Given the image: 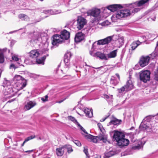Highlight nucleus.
Listing matches in <instances>:
<instances>
[{
	"label": "nucleus",
	"mask_w": 158,
	"mask_h": 158,
	"mask_svg": "<svg viewBox=\"0 0 158 158\" xmlns=\"http://www.w3.org/2000/svg\"><path fill=\"white\" fill-rule=\"evenodd\" d=\"M149 0H140L138 2H136L133 3L127 4V7L128 8L124 10H119L122 8L123 6L120 4H113L107 6V9L112 12L117 10L116 12L115 16L118 19H120L122 18L129 16L131 14L137 12L140 10L138 7L146 3Z\"/></svg>",
	"instance_id": "obj_1"
},
{
	"label": "nucleus",
	"mask_w": 158,
	"mask_h": 158,
	"mask_svg": "<svg viewBox=\"0 0 158 158\" xmlns=\"http://www.w3.org/2000/svg\"><path fill=\"white\" fill-rule=\"evenodd\" d=\"M113 132V139L117 142L118 146L121 148L127 146L129 144V140L125 138V135L123 133L116 130L114 131Z\"/></svg>",
	"instance_id": "obj_2"
},
{
	"label": "nucleus",
	"mask_w": 158,
	"mask_h": 158,
	"mask_svg": "<svg viewBox=\"0 0 158 158\" xmlns=\"http://www.w3.org/2000/svg\"><path fill=\"white\" fill-rule=\"evenodd\" d=\"M40 53L38 50H31L29 53V60H31V62L29 63L32 64L33 63V61L34 59L35 60L37 64H41L43 65L44 64V61L47 56H49L48 54H47L46 55H44L40 58H37V57L40 55Z\"/></svg>",
	"instance_id": "obj_3"
},
{
	"label": "nucleus",
	"mask_w": 158,
	"mask_h": 158,
	"mask_svg": "<svg viewBox=\"0 0 158 158\" xmlns=\"http://www.w3.org/2000/svg\"><path fill=\"white\" fill-rule=\"evenodd\" d=\"M28 36L31 39L29 41L31 45L33 46L37 43L39 39L40 38V33L38 31H34L32 33H29Z\"/></svg>",
	"instance_id": "obj_4"
},
{
	"label": "nucleus",
	"mask_w": 158,
	"mask_h": 158,
	"mask_svg": "<svg viewBox=\"0 0 158 158\" xmlns=\"http://www.w3.org/2000/svg\"><path fill=\"white\" fill-rule=\"evenodd\" d=\"M3 87L5 88L3 89L2 93L4 95L11 94L13 93V90L10 81H6L3 82Z\"/></svg>",
	"instance_id": "obj_5"
},
{
	"label": "nucleus",
	"mask_w": 158,
	"mask_h": 158,
	"mask_svg": "<svg viewBox=\"0 0 158 158\" xmlns=\"http://www.w3.org/2000/svg\"><path fill=\"white\" fill-rule=\"evenodd\" d=\"M150 72L148 70L141 71L139 74L140 80L144 83H146L150 79Z\"/></svg>",
	"instance_id": "obj_6"
},
{
	"label": "nucleus",
	"mask_w": 158,
	"mask_h": 158,
	"mask_svg": "<svg viewBox=\"0 0 158 158\" xmlns=\"http://www.w3.org/2000/svg\"><path fill=\"white\" fill-rule=\"evenodd\" d=\"M13 81H18L16 83L20 84L19 86L21 89H23L27 85L25 80L24 78L20 75H16L15 76L13 79Z\"/></svg>",
	"instance_id": "obj_7"
},
{
	"label": "nucleus",
	"mask_w": 158,
	"mask_h": 158,
	"mask_svg": "<svg viewBox=\"0 0 158 158\" xmlns=\"http://www.w3.org/2000/svg\"><path fill=\"white\" fill-rule=\"evenodd\" d=\"M77 27L79 30L82 29L84 26L86 24V19L81 16H78L77 20Z\"/></svg>",
	"instance_id": "obj_8"
},
{
	"label": "nucleus",
	"mask_w": 158,
	"mask_h": 158,
	"mask_svg": "<svg viewBox=\"0 0 158 158\" xmlns=\"http://www.w3.org/2000/svg\"><path fill=\"white\" fill-rule=\"evenodd\" d=\"M63 42V40L61 39L60 35L56 34L53 36L52 44L53 46L57 47L59 44Z\"/></svg>",
	"instance_id": "obj_9"
},
{
	"label": "nucleus",
	"mask_w": 158,
	"mask_h": 158,
	"mask_svg": "<svg viewBox=\"0 0 158 158\" xmlns=\"http://www.w3.org/2000/svg\"><path fill=\"white\" fill-rule=\"evenodd\" d=\"M150 60V57L149 56H142L140 58L139 63L141 67H143L148 64Z\"/></svg>",
	"instance_id": "obj_10"
},
{
	"label": "nucleus",
	"mask_w": 158,
	"mask_h": 158,
	"mask_svg": "<svg viewBox=\"0 0 158 158\" xmlns=\"http://www.w3.org/2000/svg\"><path fill=\"white\" fill-rule=\"evenodd\" d=\"M139 128L142 131L147 130L148 131H151L152 126L149 123L143 122V121L139 126Z\"/></svg>",
	"instance_id": "obj_11"
},
{
	"label": "nucleus",
	"mask_w": 158,
	"mask_h": 158,
	"mask_svg": "<svg viewBox=\"0 0 158 158\" xmlns=\"http://www.w3.org/2000/svg\"><path fill=\"white\" fill-rule=\"evenodd\" d=\"M115 36L117 37V36H108L103 39L99 40L97 41V44L99 45L108 44L110 43L113 38Z\"/></svg>",
	"instance_id": "obj_12"
},
{
	"label": "nucleus",
	"mask_w": 158,
	"mask_h": 158,
	"mask_svg": "<svg viewBox=\"0 0 158 158\" xmlns=\"http://www.w3.org/2000/svg\"><path fill=\"white\" fill-rule=\"evenodd\" d=\"M72 54L70 52H67L64 55V61L66 68L69 67V65L70 59Z\"/></svg>",
	"instance_id": "obj_13"
},
{
	"label": "nucleus",
	"mask_w": 158,
	"mask_h": 158,
	"mask_svg": "<svg viewBox=\"0 0 158 158\" xmlns=\"http://www.w3.org/2000/svg\"><path fill=\"white\" fill-rule=\"evenodd\" d=\"M89 15L92 16L95 18L98 17L100 13V10L97 8L92 9L88 12Z\"/></svg>",
	"instance_id": "obj_14"
},
{
	"label": "nucleus",
	"mask_w": 158,
	"mask_h": 158,
	"mask_svg": "<svg viewBox=\"0 0 158 158\" xmlns=\"http://www.w3.org/2000/svg\"><path fill=\"white\" fill-rule=\"evenodd\" d=\"M70 35V33L69 32L65 30H64L61 32V39L63 40L64 42V40H67L69 38Z\"/></svg>",
	"instance_id": "obj_15"
},
{
	"label": "nucleus",
	"mask_w": 158,
	"mask_h": 158,
	"mask_svg": "<svg viewBox=\"0 0 158 158\" xmlns=\"http://www.w3.org/2000/svg\"><path fill=\"white\" fill-rule=\"evenodd\" d=\"M84 39V34L82 32H78L76 35L74 40L76 42H79Z\"/></svg>",
	"instance_id": "obj_16"
},
{
	"label": "nucleus",
	"mask_w": 158,
	"mask_h": 158,
	"mask_svg": "<svg viewBox=\"0 0 158 158\" xmlns=\"http://www.w3.org/2000/svg\"><path fill=\"white\" fill-rule=\"evenodd\" d=\"M56 153L59 156H61L65 152L64 146H62L60 147L57 148L56 149Z\"/></svg>",
	"instance_id": "obj_17"
},
{
	"label": "nucleus",
	"mask_w": 158,
	"mask_h": 158,
	"mask_svg": "<svg viewBox=\"0 0 158 158\" xmlns=\"http://www.w3.org/2000/svg\"><path fill=\"white\" fill-rule=\"evenodd\" d=\"M95 55V56L102 60H108L106 54L102 53L101 52H96Z\"/></svg>",
	"instance_id": "obj_18"
},
{
	"label": "nucleus",
	"mask_w": 158,
	"mask_h": 158,
	"mask_svg": "<svg viewBox=\"0 0 158 158\" xmlns=\"http://www.w3.org/2000/svg\"><path fill=\"white\" fill-rule=\"evenodd\" d=\"M36 104L35 102L30 101L27 103L25 105L24 108L27 110H28L35 106Z\"/></svg>",
	"instance_id": "obj_19"
},
{
	"label": "nucleus",
	"mask_w": 158,
	"mask_h": 158,
	"mask_svg": "<svg viewBox=\"0 0 158 158\" xmlns=\"http://www.w3.org/2000/svg\"><path fill=\"white\" fill-rule=\"evenodd\" d=\"M7 49L6 48L3 49H0V63H2L4 61V54L6 51Z\"/></svg>",
	"instance_id": "obj_20"
},
{
	"label": "nucleus",
	"mask_w": 158,
	"mask_h": 158,
	"mask_svg": "<svg viewBox=\"0 0 158 158\" xmlns=\"http://www.w3.org/2000/svg\"><path fill=\"white\" fill-rule=\"evenodd\" d=\"M116 153L114 151H110L105 152L104 154V158H109L114 155Z\"/></svg>",
	"instance_id": "obj_21"
},
{
	"label": "nucleus",
	"mask_w": 158,
	"mask_h": 158,
	"mask_svg": "<svg viewBox=\"0 0 158 158\" xmlns=\"http://www.w3.org/2000/svg\"><path fill=\"white\" fill-rule=\"evenodd\" d=\"M125 87L129 91L133 88V85L131 80H129L127 82L126 84L125 85Z\"/></svg>",
	"instance_id": "obj_22"
},
{
	"label": "nucleus",
	"mask_w": 158,
	"mask_h": 158,
	"mask_svg": "<svg viewBox=\"0 0 158 158\" xmlns=\"http://www.w3.org/2000/svg\"><path fill=\"white\" fill-rule=\"evenodd\" d=\"M117 90L118 93L121 95L125 94L126 92L128 91L124 85L120 88L118 89Z\"/></svg>",
	"instance_id": "obj_23"
},
{
	"label": "nucleus",
	"mask_w": 158,
	"mask_h": 158,
	"mask_svg": "<svg viewBox=\"0 0 158 158\" xmlns=\"http://www.w3.org/2000/svg\"><path fill=\"white\" fill-rule=\"evenodd\" d=\"M117 50H115L106 54L108 60L109 58L115 57L117 56Z\"/></svg>",
	"instance_id": "obj_24"
},
{
	"label": "nucleus",
	"mask_w": 158,
	"mask_h": 158,
	"mask_svg": "<svg viewBox=\"0 0 158 158\" xmlns=\"http://www.w3.org/2000/svg\"><path fill=\"white\" fill-rule=\"evenodd\" d=\"M84 112L86 114V116L89 118H91L93 116L92 110H89L88 108H85Z\"/></svg>",
	"instance_id": "obj_25"
},
{
	"label": "nucleus",
	"mask_w": 158,
	"mask_h": 158,
	"mask_svg": "<svg viewBox=\"0 0 158 158\" xmlns=\"http://www.w3.org/2000/svg\"><path fill=\"white\" fill-rule=\"evenodd\" d=\"M122 121L121 120H118L116 118H114L113 120H111L109 123L108 125L111 124H113L114 125H116L120 124L121 122Z\"/></svg>",
	"instance_id": "obj_26"
},
{
	"label": "nucleus",
	"mask_w": 158,
	"mask_h": 158,
	"mask_svg": "<svg viewBox=\"0 0 158 158\" xmlns=\"http://www.w3.org/2000/svg\"><path fill=\"white\" fill-rule=\"evenodd\" d=\"M104 135L103 134L100 133L97 136H94V143H97L98 141H102Z\"/></svg>",
	"instance_id": "obj_27"
},
{
	"label": "nucleus",
	"mask_w": 158,
	"mask_h": 158,
	"mask_svg": "<svg viewBox=\"0 0 158 158\" xmlns=\"http://www.w3.org/2000/svg\"><path fill=\"white\" fill-rule=\"evenodd\" d=\"M119 81L115 77H112L110 79V84L113 86H115L119 82Z\"/></svg>",
	"instance_id": "obj_28"
},
{
	"label": "nucleus",
	"mask_w": 158,
	"mask_h": 158,
	"mask_svg": "<svg viewBox=\"0 0 158 158\" xmlns=\"http://www.w3.org/2000/svg\"><path fill=\"white\" fill-rule=\"evenodd\" d=\"M65 151H67L69 153H70L73 151L72 146L70 145H63Z\"/></svg>",
	"instance_id": "obj_29"
},
{
	"label": "nucleus",
	"mask_w": 158,
	"mask_h": 158,
	"mask_svg": "<svg viewBox=\"0 0 158 158\" xmlns=\"http://www.w3.org/2000/svg\"><path fill=\"white\" fill-rule=\"evenodd\" d=\"M141 43L139 40H137L136 42H133L131 45V50H135Z\"/></svg>",
	"instance_id": "obj_30"
},
{
	"label": "nucleus",
	"mask_w": 158,
	"mask_h": 158,
	"mask_svg": "<svg viewBox=\"0 0 158 158\" xmlns=\"http://www.w3.org/2000/svg\"><path fill=\"white\" fill-rule=\"evenodd\" d=\"M19 18L23 20L28 21L29 20V18L27 15L24 14H20L19 15Z\"/></svg>",
	"instance_id": "obj_31"
},
{
	"label": "nucleus",
	"mask_w": 158,
	"mask_h": 158,
	"mask_svg": "<svg viewBox=\"0 0 158 158\" xmlns=\"http://www.w3.org/2000/svg\"><path fill=\"white\" fill-rule=\"evenodd\" d=\"M154 77L155 80L152 82V83L153 85H158V70L155 72Z\"/></svg>",
	"instance_id": "obj_32"
},
{
	"label": "nucleus",
	"mask_w": 158,
	"mask_h": 158,
	"mask_svg": "<svg viewBox=\"0 0 158 158\" xmlns=\"http://www.w3.org/2000/svg\"><path fill=\"white\" fill-rule=\"evenodd\" d=\"M69 119L73 121L74 123L77 124L78 126H80V124L77 122V120L73 117L72 116H69L68 117Z\"/></svg>",
	"instance_id": "obj_33"
},
{
	"label": "nucleus",
	"mask_w": 158,
	"mask_h": 158,
	"mask_svg": "<svg viewBox=\"0 0 158 158\" xmlns=\"http://www.w3.org/2000/svg\"><path fill=\"white\" fill-rule=\"evenodd\" d=\"M85 136L86 139H90V141L94 142V136L88 133L87 135H85Z\"/></svg>",
	"instance_id": "obj_34"
},
{
	"label": "nucleus",
	"mask_w": 158,
	"mask_h": 158,
	"mask_svg": "<svg viewBox=\"0 0 158 158\" xmlns=\"http://www.w3.org/2000/svg\"><path fill=\"white\" fill-rule=\"evenodd\" d=\"M154 117V116L152 115H149L148 116H147L145 118L143 121V122H146V123H149L152 117L153 118Z\"/></svg>",
	"instance_id": "obj_35"
},
{
	"label": "nucleus",
	"mask_w": 158,
	"mask_h": 158,
	"mask_svg": "<svg viewBox=\"0 0 158 158\" xmlns=\"http://www.w3.org/2000/svg\"><path fill=\"white\" fill-rule=\"evenodd\" d=\"M43 12L46 14L49 15H53V10H45L43 11Z\"/></svg>",
	"instance_id": "obj_36"
},
{
	"label": "nucleus",
	"mask_w": 158,
	"mask_h": 158,
	"mask_svg": "<svg viewBox=\"0 0 158 158\" xmlns=\"http://www.w3.org/2000/svg\"><path fill=\"white\" fill-rule=\"evenodd\" d=\"M35 137V135H32L26 138L24 141V143H26L28 141L34 138Z\"/></svg>",
	"instance_id": "obj_37"
},
{
	"label": "nucleus",
	"mask_w": 158,
	"mask_h": 158,
	"mask_svg": "<svg viewBox=\"0 0 158 158\" xmlns=\"http://www.w3.org/2000/svg\"><path fill=\"white\" fill-rule=\"evenodd\" d=\"M83 152L85 154L87 158H89V156L88 153V150L87 148L85 147H84Z\"/></svg>",
	"instance_id": "obj_38"
},
{
	"label": "nucleus",
	"mask_w": 158,
	"mask_h": 158,
	"mask_svg": "<svg viewBox=\"0 0 158 158\" xmlns=\"http://www.w3.org/2000/svg\"><path fill=\"white\" fill-rule=\"evenodd\" d=\"M72 141L77 146L80 147L81 146V144L80 141L77 140H74L73 138H72Z\"/></svg>",
	"instance_id": "obj_39"
},
{
	"label": "nucleus",
	"mask_w": 158,
	"mask_h": 158,
	"mask_svg": "<svg viewBox=\"0 0 158 158\" xmlns=\"http://www.w3.org/2000/svg\"><path fill=\"white\" fill-rule=\"evenodd\" d=\"M48 49L46 48L43 49L41 50L40 52V55L41 54H44L46 53H47L48 52Z\"/></svg>",
	"instance_id": "obj_40"
},
{
	"label": "nucleus",
	"mask_w": 158,
	"mask_h": 158,
	"mask_svg": "<svg viewBox=\"0 0 158 158\" xmlns=\"http://www.w3.org/2000/svg\"><path fill=\"white\" fill-rule=\"evenodd\" d=\"M118 42H119L120 44L122 45L124 43V38L123 37H120L118 40Z\"/></svg>",
	"instance_id": "obj_41"
},
{
	"label": "nucleus",
	"mask_w": 158,
	"mask_h": 158,
	"mask_svg": "<svg viewBox=\"0 0 158 158\" xmlns=\"http://www.w3.org/2000/svg\"><path fill=\"white\" fill-rule=\"evenodd\" d=\"M48 95H45L44 97L41 98V100L43 102H45L48 101Z\"/></svg>",
	"instance_id": "obj_42"
},
{
	"label": "nucleus",
	"mask_w": 158,
	"mask_h": 158,
	"mask_svg": "<svg viewBox=\"0 0 158 158\" xmlns=\"http://www.w3.org/2000/svg\"><path fill=\"white\" fill-rule=\"evenodd\" d=\"M158 55L157 54L155 53H152L151 54H150V59L152 58V59H154Z\"/></svg>",
	"instance_id": "obj_43"
},
{
	"label": "nucleus",
	"mask_w": 158,
	"mask_h": 158,
	"mask_svg": "<svg viewBox=\"0 0 158 158\" xmlns=\"http://www.w3.org/2000/svg\"><path fill=\"white\" fill-rule=\"evenodd\" d=\"M141 148V146L139 144L137 146H135L132 147V148L134 150L139 149Z\"/></svg>",
	"instance_id": "obj_44"
},
{
	"label": "nucleus",
	"mask_w": 158,
	"mask_h": 158,
	"mask_svg": "<svg viewBox=\"0 0 158 158\" xmlns=\"http://www.w3.org/2000/svg\"><path fill=\"white\" fill-rule=\"evenodd\" d=\"M141 67L140 66V65H139V64H138L135 65L133 69L135 70H137L140 69Z\"/></svg>",
	"instance_id": "obj_45"
},
{
	"label": "nucleus",
	"mask_w": 158,
	"mask_h": 158,
	"mask_svg": "<svg viewBox=\"0 0 158 158\" xmlns=\"http://www.w3.org/2000/svg\"><path fill=\"white\" fill-rule=\"evenodd\" d=\"M53 15L54 14H57L58 13H60L61 12V10H53Z\"/></svg>",
	"instance_id": "obj_46"
},
{
	"label": "nucleus",
	"mask_w": 158,
	"mask_h": 158,
	"mask_svg": "<svg viewBox=\"0 0 158 158\" xmlns=\"http://www.w3.org/2000/svg\"><path fill=\"white\" fill-rule=\"evenodd\" d=\"M12 59L16 61H18L19 60V58L18 57L15 56H12Z\"/></svg>",
	"instance_id": "obj_47"
},
{
	"label": "nucleus",
	"mask_w": 158,
	"mask_h": 158,
	"mask_svg": "<svg viewBox=\"0 0 158 158\" xmlns=\"http://www.w3.org/2000/svg\"><path fill=\"white\" fill-rule=\"evenodd\" d=\"M78 126L80 127V129H81V130L83 131L85 133L87 134V132L86 131L85 129H84L80 125V126Z\"/></svg>",
	"instance_id": "obj_48"
},
{
	"label": "nucleus",
	"mask_w": 158,
	"mask_h": 158,
	"mask_svg": "<svg viewBox=\"0 0 158 158\" xmlns=\"http://www.w3.org/2000/svg\"><path fill=\"white\" fill-rule=\"evenodd\" d=\"M102 141L104 143H106L107 141V139L106 137H105V135H104L102 139Z\"/></svg>",
	"instance_id": "obj_49"
},
{
	"label": "nucleus",
	"mask_w": 158,
	"mask_h": 158,
	"mask_svg": "<svg viewBox=\"0 0 158 158\" xmlns=\"http://www.w3.org/2000/svg\"><path fill=\"white\" fill-rule=\"evenodd\" d=\"M113 36H117V37L116 36L114 37V38H113L112 40H113L114 41H115L117 40H118V39L119 38V37L118 36V35H114Z\"/></svg>",
	"instance_id": "obj_50"
},
{
	"label": "nucleus",
	"mask_w": 158,
	"mask_h": 158,
	"mask_svg": "<svg viewBox=\"0 0 158 158\" xmlns=\"http://www.w3.org/2000/svg\"><path fill=\"white\" fill-rule=\"evenodd\" d=\"M98 128L100 129V131H102L101 129L102 127V125L100 123H98Z\"/></svg>",
	"instance_id": "obj_51"
},
{
	"label": "nucleus",
	"mask_w": 158,
	"mask_h": 158,
	"mask_svg": "<svg viewBox=\"0 0 158 158\" xmlns=\"http://www.w3.org/2000/svg\"><path fill=\"white\" fill-rule=\"evenodd\" d=\"M109 115H108V116L105 117L104 118H103L102 119L100 120V121L101 122H104V121L108 117Z\"/></svg>",
	"instance_id": "obj_52"
},
{
	"label": "nucleus",
	"mask_w": 158,
	"mask_h": 158,
	"mask_svg": "<svg viewBox=\"0 0 158 158\" xmlns=\"http://www.w3.org/2000/svg\"><path fill=\"white\" fill-rule=\"evenodd\" d=\"M104 97L106 99H108L109 98V96H108V95H106V94H104Z\"/></svg>",
	"instance_id": "obj_53"
},
{
	"label": "nucleus",
	"mask_w": 158,
	"mask_h": 158,
	"mask_svg": "<svg viewBox=\"0 0 158 158\" xmlns=\"http://www.w3.org/2000/svg\"><path fill=\"white\" fill-rule=\"evenodd\" d=\"M33 151V150H28V151H25L24 152L25 153H30L32 152Z\"/></svg>",
	"instance_id": "obj_54"
},
{
	"label": "nucleus",
	"mask_w": 158,
	"mask_h": 158,
	"mask_svg": "<svg viewBox=\"0 0 158 158\" xmlns=\"http://www.w3.org/2000/svg\"><path fill=\"white\" fill-rule=\"evenodd\" d=\"M15 65L14 64H11L10 65V68H11L13 67L15 69L16 68L15 67Z\"/></svg>",
	"instance_id": "obj_55"
},
{
	"label": "nucleus",
	"mask_w": 158,
	"mask_h": 158,
	"mask_svg": "<svg viewBox=\"0 0 158 158\" xmlns=\"http://www.w3.org/2000/svg\"><path fill=\"white\" fill-rule=\"evenodd\" d=\"M116 76L118 77V79H117L118 80H120V76L118 74V73H116L115 74Z\"/></svg>",
	"instance_id": "obj_56"
},
{
	"label": "nucleus",
	"mask_w": 158,
	"mask_h": 158,
	"mask_svg": "<svg viewBox=\"0 0 158 158\" xmlns=\"http://www.w3.org/2000/svg\"><path fill=\"white\" fill-rule=\"evenodd\" d=\"M87 71V69L86 68H85L84 70V72H85L84 74L85 75H86Z\"/></svg>",
	"instance_id": "obj_57"
},
{
	"label": "nucleus",
	"mask_w": 158,
	"mask_h": 158,
	"mask_svg": "<svg viewBox=\"0 0 158 158\" xmlns=\"http://www.w3.org/2000/svg\"><path fill=\"white\" fill-rule=\"evenodd\" d=\"M18 31V30H15V31H10L9 32V34H12L14 32H17Z\"/></svg>",
	"instance_id": "obj_58"
},
{
	"label": "nucleus",
	"mask_w": 158,
	"mask_h": 158,
	"mask_svg": "<svg viewBox=\"0 0 158 158\" xmlns=\"http://www.w3.org/2000/svg\"><path fill=\"white\" fill-rule=\"evenodd\" d=\"M12 97V95H10L9 96L7 97L8 99H9Z\"/></svg>",
	"instance_id": "obj_59"
},
{
	"label": "nucleus",
	"mask_w": 158,
	"mask_h": 158,
	"mask_svg": "<svg viewBox=\"0 0 158 158\" xmlns=\"http://www.w3.org/2000/svg\"><path fill=\"white\" fill-rule=\"evenodd\" d=\"M96 43V42H94L92 45V48H93L94 47V44Z\"/></svg>",
	"instance_id": "obj_60"
},
{
	"label": "nucleus",
	"mask_w": 158,
	"mask_h": 158,
	"mask_svg": "<svg viewBox=\"0 0 158 158\" xmlns=\"http://www.w3.org/2000/svg\"><path fill=\"white\" fill-rule=\"evenodd\" d=\"M24 143V141L23 142V144H22V146H23L24 144L25 143Z\"/></svg>",
	"instance_id": "obj_61"
},
{
	"label": "nucleus",
	"mask_w": 158,
	"mask_h": 158,
	"mask_svg": "<svg viewBox=\"0 0 158 158\" xmlns=\"http://www.w3.org/2000/svg\"><path fill=\"white\" fill-rule=\"evenodd\" d=\"M102 66H101V67H99L96 68V69H100V68H102Z\"/></svg>",
	"instance_id": "obj_62"
},
{
	"label": "nucleus",
	"mask_w": 158,
	"mask_h": 158,
	"mask_svg": "<svg viewBox=\"0 0 158 158\" xmlns=\"http://www.w3.org/2000/svg\"><path fill=\"white\" fill-rule=\"evenodd\" d=\"M129 80H131V75H129Z\"/></svg>",
	"instance_id": "obj_63"
},
{
	"label": "nucleus",
	"mask_w": 158,
	"mask_h": 158,
	"mask_svg": "<svg viewBox=\"0 0 158 158\" xmlns=\"http://www.w3.org/2000/svg\"><path fill=\"white\" fill-rule=\"evenodd\" d=\"M156 45L158 47V41L157 42Z\"/></svg>",
	"instance_id": "obj_64"
}]
</instances>
